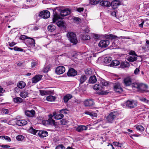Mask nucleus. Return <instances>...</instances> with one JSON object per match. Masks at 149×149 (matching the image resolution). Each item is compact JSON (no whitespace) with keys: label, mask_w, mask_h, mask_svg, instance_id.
Instances as JSON below:
<instances>
[{"label":"nucleus","mask_w":149,"mask_h":149,"mask_svg":"<svg viewBox=\"0 0 149 149\" xmlns=\"http://www.w3.org/2000/svg\"><path fill=\"white\" fill-rule=\"evenodd\" d=\"M132 88H136L139 91L141 92H146V89L147 88V86L143 84H139L135 83L132 84Z\"/></svg>","instance_id":"obj_1"},{"label":"nucleus","mask_w":149,"mask_h":149,"mask_svg":"<svg viewBox=\"0 0 149 149\" xmlns=\"http://www.w3.org/2000/svg\"><path fill=\"white\" fill-rule=\"evenodd\" d=\"M119 115L117 111H113L111 112L106 117L107 121L109 123H112L116 119Z\"/></svg>","instance_id":"obj_2"},{"label":"nucleus","mask_w":149,"mask_h":149,"mask_svg":"<svg viewBox=\"0 0 149 149\" xmlns=\"http://www.w3.org/2000/svg\"><path fill=\"white\" fill-rule=\"evenodd\" d=\"M67 36L70 42L74 45L76 44L78 42L76 35L75 33L72 32H68Z\"/></svg>","instance_id":"obj_3"},{"label":"nucleus","mask_w":149,"mask_h":149,"mask_svg":"<svg viewBox=\"0 0 149 149\" xmlns=\"http://www.w3.org/2000/svg\"><path fill=\"white\" fill-rule=\"evenodd\" d=\"M42 124L46 126L48 125H50L52 126H53L55 127H56V123L54 120L52 118L50 117L47 120H44L42 121Z\"/></svg>","instance_id":"obj_4"},{"label":"nucleus","mask_w":149,"mask_h":149,"mask_svg":"<svg viewBox=\"0 0 149 149\" xmlns=\"http://www.w3.org/2000/svg\"><path fill=\"white\" fill-rule=\"evenodd\" d=\"M137 102L134 100H128L126 102V105L128 107L133 108L137 105Z\"/></svg>","instance_id":"obj_5"},{"label":"nucleus","mask_w":149,"mask_h":149,"mask_svg":"<svg viewBox=\"0 0 149 149\" xmlns=\"http://www.w3.org/2000/svg\"><path fill=\"white\" fill-rule=\"evenodd\" d=\"M93 88L95 90L101 91V92L99 93V94L100 95H106L108 93L107 92L102 91V87L98 84H95L93 87Z\"/></svg>","instance_id":"obj_6"},{"label":"nucleus","mask_w":149,"mask_h":149,"mask_svg":"<svg viewBox=\"0 0 149 149\" xmlns=\"http://www.w3.org/2000/svg\"><path fill=\"white\" fill-rule=\"evenodd\" d=\"M39 16L42 18L47 19L50 17V13L48 11L45 10L41 12L39 14Z\"/></svg>","instance_id":"obj_7"},{"label":"nucleus","mask_w":149,"mask_h":149,"mask_svg":"<svg viewBox=\"0 0 149 149\" xmlns=\"http://www.w3.org/2000/svg\"><path fill=\"white\" fill-rule=\"evenodd\" d=\"M65 71V68L62 66L58 67L56 68L55 71L58 74H63Z\"/></svg>","instance_id":"obj_8"},{"label":"nucleus","mask_w":149,"mask_h":149,"mask_svg":"<svg viewBox=\"0 0 149 149\" xmlns=\"http://www.w3.org/2000/svg\"><path fill=\"white\" fill-rule=\"evenodd\" d=\"M25 42L27 45H33L34 47L35 46V40L32 38L28 37L27 40H25Z\"/></svg>","instance_id":"obj_9"},{"label":"nucleus","mask_w":149,"mask_h":149,"mask_svg":"<svg viewBox=\"0 0 149 149\" xmlns=\"http://www.w3.org/2000/svg\"><path fill=\"white\" fill-rule=\"evenodd\" d=\"M84 103L85 107H89L93 106L94 104V102L92 99L86 100L84 101Z\"/></svg>","instance_id":"obj_10"},{"label":"nucleus","mask_w":149,"mask_h":149,"mask_svg":"<svg viewBox=\"0 0 149 149\" xmlns=\"http://www.w3.org/2000/svg\"><path fill=\"white\" fill-rule=\"evenodd\" d=\"M109 44V40H104L101 41L99 44V46L101 47H106Z\"/></svg>","instance_id":"obj_11"},{"label":"nucleus","mask_w":149,"mask_h":149,"mask_svg":"<svg viewBox=\"0 0 149 149\" xmlns=\"http://www.w3.org/2000/svg\"><path fill=\"white\" fill-rule=\"evenodd\" d=\"M124 83L125 85L128 86L131 85L134 83H132V79L130 77H127L125 78L124 79Z\"/></svg>","instance_id":"obj_12"},{"label":"nucleus","mask_w":149,"mask_h":149,"mask_svg":"<svg viewBox=\"0 0 149 149\" xmlns=\"http://www.w3.org/2000/svg\"><path fill=\"white\" fill-rule=\"evenodd\" d=\"M77 72L73 68H71L70 69L67 73L68 76H74L77 75Z\"/></svg>","instance_id":"obj_13"},{"label":"nucleus","mask_w":149,"mask_h":149,"mask_svg":"<svg viewBox=\"0 0 149 149\" xmlns=\"http://www.w3.org/2000/svg\"><path fill=\"white\" fill-rule=\"evenodd\" d=\"M114 88L115 91L117 93H120L123 91L119 83H118L115 85L114 86Z\"/></svg>","instance_id":"obj_14"},{"label":"nucleus","mask_w":149,"mask_h":149,"mask_svg":"<svg viewBox=\"0 0 149 149\" xmlns=\"http://www.w3.org/2000/svg\"><path fill=\"white\" fill-rule=\"evenodd\" d=\"M100 2V5L102 6L109 7L111 6V3L108 1L102 0Z\"/></svg>","instance_id":"obj_15"},{"label":"nucleus","mask_w":149,"mask_h":149,"mask_svg":"<svg viewBox=\"0 0 149 149\" xmlns=\"http://www.w3.org/2000/svg\"><path fill=\"white\" fill-rule=\"evenodd\" d=\"M87 79L86 76L84 75H82L79 77V78L78 79L79 81L80 82L79 87L81 86V84H83Z\"/></svg>","instance_id":"obj_16"},{"label":"nucleus","mask_w":149,"mask_h":149,"mask_svg":"<svg viewBox=\"0 0 149 149\" xmlns=\"http://www.w3.org/2000/svg\"><path fill=\"white\" fill-rule=\"evenodd\" d=\"M70 13V10L68 9H66L61 11V15L62 16L64 17L69 15Z\"/></svg>","instance_id":"obj_17"},{"label":"nucleus","mask_w":149,"mask_h":149,"mask_svg":"<svg viewBox=\"0 0 149 149\" xmlns=\"http://www.w3.org/2000/svg\"><path fill=\"white\" fill-rule=\"evenodd\" d=\"M42 76L41 75H36L32 78L33 83H36L39 81L42 78Z\"/></svg>","instance_id":"obj_18"},{"label":"nucleus","mask_w":149,"mask_h":149,"mask_svg":"<svg viewBox=\"0 0 149 149\" xmlns=\"http://www.w3.org/2000/svg\"><path fill=\"white\" fill-rule=\"evenodd\" d=\"M120 4V3L116 0L113 1L111 3V5L112 8L113 9H115L117 8L118 6Z\"/></svg>","instance_id":"obj_19"},{"label":"nucleus","mask_w":149,"mask_h":149,"mask_svg":"<svg viewBox=\"0 0 149 149\" xmlns=\"http://www.w3.org/2000/svg\"><path fill=\"white\" fill-rule=\"evenodd\" d=\"M35 113V111L33 110H32L31 111L27 110L25 111V115L29 117H32Z\"/></svg>","instance_id":"obj_20"},{"label":"nucleus","mask_w":149,"mask_h":149,"mask_svg":"<svg viewBox=\"0 0 149 149\" xmlns=\"http://www.w3.org/2000/svg\"><path fill=\"white\" fill-rule=\"evenodd\" d=\"M27 123V121L25 120H21L17 121L16 124L20 126H22L26 125Z\"/></svg>","instance_id":"obj_21"},{"label":"nucleus","mask_w":149,"mask_h":149,"mask_svg":"<svg viewBox=\"0 0 149 149\" xmlns=\"http://www.w3.org/2000/svg\"><path fill=\"white\" fill-rule=\"evenodd\" d=\"M38 135L40 137H44L47 136L48 134L47 131H39Z\"/></svg>","instance_id":"obj_22"},{"label":"nucleus","mask_w":149,"mask_h":149,"mask_svg":"<svg viewBox=\"0 0 149 149\" xmlns=\"http://www.w3.org/2000/svg\"><path fill=\"white\" fill-rule=\"evenodd\" d=\"M87 126L80 125L78 126L76 129V130H87Z\"/></svg>","instance_id":"obj_23"},{"label":"nucleus","mask_w":149,"mask_h":149,"mask_svg":"<svg viewBox=\"0 0 149 149\" xmlns=\"http://www.w3.org/2000/svg\"><path fill=\"white\" fill-rule=\"evenodd\" d=\"M28 95V91L24 90L22 91L20 94V96L23 98H25Z\"/></svg>","instance_id":"obj_24"},{"label":"nucleus","mask_w":149,"mask_h":149,"mask_svg":"<svg viewBox=\"0 0 149 149\" xmlns=\"http://www.w3.org/2000/svg\"><path fill=\"white\" fill-rule=\"evenodd\" d=\"M97 79L96 76H95L91 77L89 79V82L92 84L95 83Z\"/></svg>","instance_id":"obj_25"},{"label":"nucleus","mask_w":149,"mask_h":149,"mask_svg":"<svg viewBox=\"0 0 149 149\" xmlns=\"http://www.w3.org/2000/svg\"><path fill=\"white\" fill-rule=\"evenodd\" d=\"M56 29V26L54 25L50 24L47 27L48 31L50 32H52L54 31Z\"/></svg>","instance_id":"obj_26"},{"label":"nucleus","mask_w":149,"mask_h":149,"mask_svg":"<svg viewBox=\"0 0 149 149\" xmlns=\"http://www.w3.org/2000/svg\"><path fill=\"white\" fill-rule=\"evenodd\" d=\"M26 86V84L23 81L19 82L17 84V86L20 88H24Z\"/></svg>","instance_id":"obj_27"},{"label":"nucleus","mask_w":149,"mask_h":149,"mask_svg":"<svg viewBox=\"0 0 149 149\" xmlns=\"http://www.w3.org/2000/svg\"><path fill=\"white\" fill-rule=\"evenodd\" d=\"M129 66L130 64L127 62H122L120 65V66L122 68L128 67Z\"/></svg>","instance_id":"obj_28"},{"label":"nucleus","mask_w":149,"mask_h":149,"mask_svg":"<svg viewBox=\"0 0 149 149\" xmlns=\"http://www.w3.org/2000/svg\"><path fill=\"white\" fill-rule=\"evenodd\" d=\"M72 96L71 95H67L65 96L63 98V100L65 102H67L68 100L72 97Z\"/></svg>","instance_id":"obj_29"},{"label":"nucleus","mask_w":149,"mask_h":149,"mask_svg":"<svg viewBox=\"0 0 149 149\" xmlns=\"http://www.w3.org/2000/svg\"><path fill=\"white\" fill-rule=\"evenodd\" d=\"M13 100L14 102L17 103H19L22 102V99L20 97H16L13 99Z\"/></svg>","instance_id":"obj_30"},{"label":"nucleus","mask_w":149,"mask_h":149,"mask_svg":"<svg viewBox=\"0 0 149 149\" xmlns=\"http://www.w3.org/2000/svg\"><path fill=\"white\" fill-rule=\"evenodd\" d=\"M120 64L119 62L117 60L113 61L110 64L111 67L116 66Z\"/></svg>","instance_id":"obj_31"},{"label":"nucleus","mask_w":149,"mask_h":149,"mask_svg":"<svg viewBox=\"0 0 149 149\" xmlns=\"http://www.w3.org/2000/svg\"><path fill=\"white\" fill-rule=\"evenodd\" d=\"M81 38L84 41L88 40L90 39V36L86 34L82 35Z\"/></svg>","instance_id":"obj_32"},{"label":"nucleus","mask_w":149,"mask_h":149,"mask_svg":"<svg viewBox=\"0 0 149 149\" xmlns=\"http://www.w3.org/2000/svg\"><path fill=\"white\" fill-rule=\"evenodd\" d=\"M137 59V58L136 57L132 56L128 57L127 59V60L128 61L130 62H133L136 60Z\"/></svg>","instance_id":"obj_33"},{"label":"nucleus","mask_w":149,"mask_h":149,"mask_svg":"<svg viewBox=\"0 0 149 149\" xmlns=\"http://www.w3.org/2000/svg\"><path fill=\"white\" fill-rule=\"evenodd\" d=\"M55 99V97L52 95H49L46 97V100L49 102L54 101Z\"/></svg>","instance_id":"obj_34"},{"label":"nucleus","mask_w":149,"mask_h":149,"mask_svg":"<svg viewBox=\"0 0 149 149\" xmlns=\"http://www.w3.org/2000/svg\"><path fill=\"white\" fill-rule=\"evenodd\" d=\"M40 92L41 95H45L50 93V92L49 91L42 90H40Z\"/></svg>","instance_id":"obj_35"},{"label":"nucleus","mask_w":149,"mask_h":149,"mask_svg":"<svg viewBox=\"0 0 149 149\" xmlns=\"http://www.w3.org/2000/svg\"><path fill=\"white\" fill-rule=\"evenodd\" d=\"M112 58L110 57H106L104 58V61L106 63H108L111 62Z\"/></svg>","instance_id":"obj_36"},{"label":"nucleus","mask_w":149,"mask_h":149,"mask_svg":"<svg viewBox=\"0 0 149 149\" xmlns=\"http://www.w3.org/2000/svg\"><path fill=\"white\" fill-rule=\"evenodd\" d=\"M106 37L107 38L110 39L111 40H112L113 39H115L117 38V37L113 35H107L106 36Z\"/></svg>","instance_id":"obj_37"},{"label":"nucleus","mask_w":149,"mask_h":149,"mask_svg":"<svg viewBox=\"0 0 149 149\" xmlns=\"http://www.w3.org/2000/svg\"><path fill=\"white\" fill-rule=\"evenodd\" d=\"M56 24L59 27H63L65 23L62 21H59L56 22Z\"/></svg>","instance_id":"obj_38"},{"label":"nucleus","mask_w":149,"mask_h":149,"mask_svg":"<svg viewBox=\"0 0 149 149\" xmlns=\"http://www.w3.org/2000/svg\"><path fill=\"white\" fill-rule=\"evenodd\" d=\"M102 0H90V3L92 5H96L98 4Z\"/></svg>","instance_id":"obj_39"},{"label":"nucleus","mask_w":149,"mask_h":149,"mask_svg":"<svg viewBox=\"0 0 149 149\" xmlns=\"http://www.w3.org/2000/svg\"><path fill=\"white\" fill-rule=\"evenodd\" d=\"M59 18L58 15L57 13H55L54 15V17L53 19V22L55 23L56 22V21Z\"/></svg>","instance_id":"obj_40"},{"label":"nucleus","mask_w":149,"mask_h":149,"mask_svg":"<svg viewBox=\"0 0 149 149\" xmlns=\"http://www.w3.org/2000/svg\"><path fill=\"white\" fill-rule=\"evenodd\" d=\"M24 138V137L21 135H19L16 137V139L17 140L20 141H22L23 140Z\"/></svg>","instance_id":"obj_41"},{"label":"nucleus","mask_w":149,"mask_h":149,"mask_svg":"<svg viewBox=\"0 0 149 149\" xmlns=\"http://www.w3.org/2000/svg\"><path fill=\"white\" fill-rule=\"evenodd\" d=\"M63 117V115L62 114L60 113L59 114L56 115L54 118L56 119H61Z\"/></svg>","instance_id":"obj_42"},{"label":"nucleus","mask_w":149,"mask_h":149,"mask_svg":"<svg viewBox=\"0 0 149 149\" xmlns=\"http://www.w3.org/2000/svg\"><path fill=\"white\" fill-rule=\"evenodd\" d=\"M85 73L86 75H90L92 74V71L91 69H88L85 71Z\"/></svg>","instance_id":"obj_43"},{"label":"nucleus","mask_w":149,"mask_h":149,"mask_svg":"<svg viewBox=\"0 0 149 149\" xmlns=\"http://www.w3.org/2000/svg\"><path fill=\"white\" fill-rule=\"evenodd\" d=\"M0 138L3 139H5L6 140L8 141H11L10 138L9 137L7 136H0Z\"/></svg>","instance_id":"obj_44"},{"label":"nucleus","mask_w":149,"mask_h":149,"mask_svg":"<svg viewBox=\"0 0 149 149\" xmlns=\"http://www.w3.org/2000/svg\"><path fill=\"white\" fill-rule=\"evenodd\" d=\"M86 114L89 115L91 116H95L97 115V114L96 113L91 112L89 111H86L85 112Z\"/></svg>","instance_id":"obj_45"},{"label":"nucleus","mask_w":149,"mask_h":149,"mask_svg":"<svg viewBox=\"0 0 149 149\" xmlns=\"http://www.w3.org/2000/svg\"><path fill=\"white\" fill-rule=\"evenodd\" d=\"M135 127H136V130H144L143 127L142 125H136Z\"/></svg>","instance_id":"obj_46"},{"label":"nucleus","mask_w":149,"mask_h":149,"mask_svg":"<svg viewBox=\"0 0 149 149\" xmlns=\"http://www.w3.org/2000/svg\"><path fill=\"white\" fill-rule=\"evenodd\" d=\"M100 139L101 140H102L103 141L104 145L105 146H107V143H109L108 142V141L107 139H104L102 137H101Z\"/></svg>","instance_id":"obj_47"},{"label":"nucleus","mask_w":149,"mask_h":149,"mask_svg":"<svg viewBox=\"0 0 149 149\" xmlns=\"http://www.w3.org/2000/svg\"><path fill=\"white\" fill-rule=\"evenodd\" d=\"M55 149H65V148L63 145H59L56 147Z\"/></svg>","instance_id":"obj_48"},{"label":"nucleus","mask_w":149,"mask_h":149,"mask_svg":"<svg viewBox=\"0 0 149 149\" xmlns=\"http://www.w3.org/2000/svg\"><path fill=\"white\" fill-rule=\"evenodd\" d=\"M28 37L25 35H21L20 37V39L21 40H24V41L26 40L27 39Z\"/></svg>","instance_id":"obj_49"},{"label":"nucleus","mask_w":149,"mask_h":149,"mask_svg":"<svg viewBox=\"0 0 149 149\" xmlns=\"http://www.w3.org/2000/svg\"><path fill=\"white\" fill-rule=\"evenodd\" d=\"M146 43H147V44L145 45L142 48L143 49H146V48H148V47L149 46V41H148V40H146ZM149 55V54L148 55Z\"/></svg>","instance_id":"obj_50"},{"label":"nucleus","mask_w":149,"mask_h":149,"mask_svg":"<svg viewBox=\"0 0 149 149\" xmlns=\"http://www.w3.org/2000/svg\"><path fill=\"white\" fill-rule=\"evenodd\" d=\"M101 83H102V84L103 86H106L108 84V83L107 81L104 79L101 80Z\"/></svg>","instance_id":"obj_51"},{"label":"nucleus","mask_w":149,"mask_h":149,"mask_svg":"<svg viewBox=\"0 0 149 149\" xmlns=\"http://www.w3.org/2000/svg\"><path fill=\"white\" fill-rule=\"evenodd\" d=\"M139 72L140 70L139 68H137L134 71V73L135 75H137L139 74Z\"/></svg>","instance_id":"obj_52"},{"label":"nucleus","mask_w":149,"mask_h":149,"mask_svg":"<svg viewBox=\"0 0 149 149\" xmlns=\"http://www.w3.org/2000/svg\"><path fill=\"white\" fill-rule=\"evenodd\" d=\"M13 49L15 51H19L22 52L23 51V49H22L19 48L17 47H15L13 48Z\"/></svg>","instance_id":"obj_53"},{"label":"nucleus","mask_w":149,"mask_h":149,"mask_svg":"<svg viewBox=\"0 0 149 149\" xmlns=\"http://www.w3.org/2000/svg\"><path fill=\"white\" fill-rule=\"evenodd\" d=\"M140 100L141 101H143L146 103V102H149V101H148L146 99V98L144 97H140Z\"/></svg>","instance_id":"obj_54"},{"label":"nucleus","mask_w":149,"mask_h":149,"mask_svg":"<svg viewBox=\"0 0 149 149\" xmlns=\"http://www.w3.org/2000/svg\"><path fill=\"white\" fill-rule=\"evenodd\" d=\"M68 110L66 109H62L60 111V112L61 113H63L65 114L67 113V111Z\"/></svg>","instance_id":"obj_55"},{"label":"nucleus","mask_w":149,"mask_h":149,"mask_svg":"<svg viewBox=\"0 0 149 149\" xmlns=\"http://www.w3.org/2000/svg\"><path fill=\"white\" fill-rule=\"evenodd\" d=\"M107 146L108 147L107 149H112V144L110 143H107Z\"/></svg>","instance_id":"obj_56"},{"label":"nucleus","mask_w":149,"mask_h":149,"mask_svg":"<svg viewBox=\"0 0 149 149\" xmlns=\"http://www.w3.org/2000/svg\"><path fill=\"white\" fill-rule=\"evenodd\" d=\"M77 10L78 12L81 13L83 11L84 8H79L77 9Z\"/></svg>","instance_id":"obj_57"},{"label":"nucleus","mask_w":149,"mask_h":149,"mask_svg":"<svg viewBox=\"0 0 149 149\" xmlns=\"http://www.w3.org/2000/svg\"><path fill=\"white\" fill-rule=\"evenodd\" d=\"M0 146L2 148H8L10 147V146H9L7 145H1Z\"/></svg>","instance_id":"obj_58"},{"label":"nucleus","mask_w":149,"mask_h":149,"mask_svg":"<svg viewBox=\"0 0 149 149\" xmlns=\"http://www.w3.org/2000/svg\"><path fill=\"white\" fill-rule=\"evenodd\" d=\"M66 122L64 119H63L62 120L60 121V123L62 125H65L66 124Z\"/></svg>","instance_id":"obj_59"},{"label":"nucleus","mask_w":149,"mask_h":149,"mask_svg":"<svg viewBox=\"0 0 149 149\" xmlns=\"http://www.w3.org/2000/svg\"><path fill=\"white\" fill-rule=\"evenodd\" d=\"M3 112L5 114L8 113V110L7 109H4L3 110Z\"/></svg>","instance_id":"obj_60"},{"label":"nucleus","mask_w":149,"mask_h":149,"mask_svg":"<svg viewBox=\"0 0 149 149\" xmlns=\"http://www.w3.org/2000/svg\"><path fill=\"white\" fill-rule=\"evenodd\" d=\"M5 90L3 89V88L0 86V93H3L4 92Z\"/></svg>","instance_id":"obj_61"},{"label":"nucleus","mask_w":149,"mask_h":149,"mask_svg":"<svg viewBox=\"0 0 149 149\" xmlns=\"http://www.w3.org/2000/svg\"><path fill=\"white\" fill-rule=\"evenodd\" d=\"M29 132L35 135L36 133L38 131H29Z\"/></svg>","instance_id":"obj_62"},{"label":"nucleus","mask_w":149,"mask_h":149,"mask_svg":"<svg viewBox=\"0 0 149 149\" xmlns=\"http://www.w3.org/2000/svg\"><path fill=\"white\" fill-rule=\"evenodd\" d=\"M74 20L77 21H79L81 20V19L79 17H74Z\"/></svg>","instance_id":"obj_63"},{"label":"nucleus","mask_w":149,"mask_h":149,"mask_svg":"<svg viewBox=\"0 0 149 149\" xmlns=\"http://www.w3.org/2000/svg\"><path fill=\"white\" fill-rule=\"evenodd\" d=\"M119 143L118 142H113V144L114 146H118Z\"/></svg>","instance_id":"obj_64"}]
</instances>
